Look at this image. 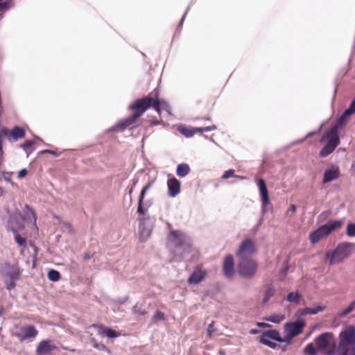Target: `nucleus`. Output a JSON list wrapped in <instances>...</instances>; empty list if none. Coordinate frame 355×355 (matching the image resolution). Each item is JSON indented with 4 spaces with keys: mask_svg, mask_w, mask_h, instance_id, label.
Here are the masks:
<instances>
[{
    "mask_svg": "<svg viewBox=\"0 0 355 355\" xmlns=\"http://www.w3.org/2000/svg\"><path fill=\"white\" fill-rule=\"evenodd\" d=\"M150 107H153L159 114L162 110H168L169 105L164 100L159 98V91L155 89L144 98L135 101L130 105V109L133 110V114L120 121L118 126L124 129L136 122V121Z\"/></svg>",
    "mask_w": 355,
    "mask_h": 355,
    "instance_id": "obj_1",
    "label": "nucleus"
},
{
    "mask_svg": "<svg viewBox=\"0 0 355 355\" xmlns=\"http://www.w3.org/2000/svg\"><path fill=\"white\" fill-rule=\"evenodd\" d=\"M304 327L305 322L304 321L286 323L284 327V331L286 334L284 338L280 336V334L277 330L270 329L261 334L260 336V343L270 348L275 349L277 347V344L270 341V340H274L279 343H289L293 338L303 331Z\"/></svg>",
    "mask_w": 355,
    "mask_h": 355,
    "instance_id": "obj_2",
    "label": "nucleus"
},
{
    "mask_svg": "<svg viewBox=\"0 0 355 355\" xmlns=\"http://www.w3.org/2000/svg\"><path fill=\"white\" fill-rule=\"evenodd\" d=\"M349 116L350 115H346L345 112H344L342 116L337 119L336 123L330 130L326 131L322 137L320 142H324L327 140V144L320 151V157H327L329 155L332 153L336 148L340 144L338 130L347 123V119Z\"/></svg>",
    "mask_w": 355,
    "mask_h": 355,
    "instance_id": "obj_3",
    "label": "nucleus"
},
{
    "mask_svg": "<svg viewBox=\"0 0 355 355\" xmlns=\"http://www.w3.org/2000/svg\"><path fill=\"white\" fill-rule=\"evenodd\" d=\"M354 249V245L347 242L339 243L336 248L325 254V259L329 260L330 266L341 263L351 256Z\"/></svg>",
    "mask_w": 355,
    "mask_h": 355,
    "instance_id": "obj_4",
    "label": "nucleus"
},
{
    "mask_svg": "<svg viewBox=\"0 0 355 355\" xmlns=\"http://www.w3.org/2000/svg\"><path fill=\"white\" fill-rule=\"evenodd\" d=\"M1 272L4 277L6 288L9 291L14 289L16 286L15 282L19 279L21 274V270L18 264L5 263L1 267Z\"/></svg>",
    "mask_w": 355,
    "mask_h": 355,
    "instance_id": "obj_5",
    "label": "nucleus"
},
{
    "mask_svg": "<svg viewBox=\"0 0 355 355\" xmlns=\"http://www.w3.org/2000/svg\"><path fill=\"white\" fill-rule=\"evenodd\" d=\"M342 225L340 220L329 222L319 227L316 230L309 234V240L312 244L318 243L322 239L327 237L333 231L339 229Z\"/></svg>",
    "mask_w": 355,
    "mask_h": 355,
    "instance_id": "obj_6",
    "label": "nucleus"
},
{
    "mask_svg": "<svg viewBox=\"0 0 355 355\" xmlns=\"http://www.w3.org/2000/svg\"><path fill=\"white\" fill-rule=\"evenodd\" d=\"M315 345L318 351L331 354L336 347V341L331 333H324L315 338Z\"/></svg>",
    "mask_w": 355,
    "mask_h": 355,
    "instance_id": "obj_7",
    "label": "nucleus"
},
{
    "mask_svg": "<svg viewBox=\"0 0 355 355\" xmlns=\"http://www.w3.org/2000/svg\"><path fill=\"white\" fill-rule=\"evenodd\" d=\"M257 269V264L253 259H240L238 270L241 276L250 278L255 274Z\"/></svg>",
    "mask_w": 355,
    "mask_h": 355,
    "instance_id": "obj_8",
    "label": "nucleus"
},
{
    "mask_svg": "<svg viewBox=\"0 0 355 355\" xmlns=\"http://www.w3.org/2000/svg\"><path fill=\"white\" fill-rule=\"evenodd\" d=\"M256 252L254 242L250 239H245L237 251L240 259H252L251 257Z\"/></svg>",
    "mask_w": 355,
    "mask_h": 355,
    "instance_id": "obj_9",
    "label": "nucleus"
},
{
    "mask_svg": "<svg viewBox=\"0 0 355 355\" xmlns=\"http://www.w3.org/2000/svg\"><path fill=\"white\" fill-rule=\"evenodd\" d=\"M355 343V328L354 326H348L340 334V343L338 347L344 350L345 345H350Z\"/></svg>",
    "mask_w": 355,
    "mask_h": 355,
    "instance_id": "obj_10",
    "label": "nucleus"
},
{
    "mask_svg": "<svg viewBox=\"0 0 355 355\" xmlns=\"http://www.w3.org/2000/svg\"><path fill=\"white\" fill-rule=\"evenodd\" d=\"M38 334V331L33 325H25L19 328V331L14 334L20 342L28 339L34 338Z\"/></svg>",
    "mask_w": 355,
    "mask_h": 355,
    "instance_id": "obj_11",
    "label": "nucleus"
},
{
    "mask_svg": "<svg viewBox=\"0 0 355 355\" xmlns=\"http://www.w3.org/2000/svg\"><path fill=\"white\" fill-rule=\"evenodd\" d=\"M217 128L216 125H211L204 128H189L185 125H180L178 130L180 133L186 137H191L196 133H202L203 132H208L214 130Z\"/></svg>",
    "mask_w": 355,
    "mask_h": 355,
    "instance_id": "obj_12",
    "label": "nucleus"
},
{
    "mask_svg": "<svg viewBox=\"0 0 355 355\" xmlns=\"http://www.w3.org/2000/svg\"><path fill=\"white\" fill-rule=\"evenodd\" d=\"M1 135L6 137L10 141H15L25 137V130L22 128L15 126L12 130L6 128H2L0 130Z\"/></svg>",
    "mask_w": 355,
    "mask_h": 355,
    "instance_id": "obj_13",
    "label": "nucleus"
},
{
    "mask_svg": "<svg viewBox=\"0 0 355 355\" xmlns=\"http://www.w3.org/2000/svg\"><path fill=\"white\" fill-rule=\"evenodd\" d=\"M57 346H55L51 340H42L37 345L36 354L47 355L57 349Z\"/></svg>",
    "mask_w": 355,
    "mask_h": 355,
    "instance_id": "obj_14",
    "label": "nucleus"
},
{
    "mask_svg": "<svg viewBox=\"0 0 355 355\" xmlns=\"http://www.w3.org/2000/svg\"><path fill=\"white\" fill-rule=\"evenodd\" d=\"M168 239L169 243L175 248H180L187 245L185 236L178 230L171 231Z\"/></svg>",
    "mask_w": 355,
    "mask_h": 355,
    "instance_id": "obj_15",
    "label": "nucleus"
},
{
    "mask_svg": "<svg viewBox=\"0 0 355 355\" xmlns=\"http://www.w3.org/2000/svg\"><path fill=\"white\" fill-rule=\"evenodd\" d=\"M207 270L201 266H197L188 279L189 284H198L204 280L207 276Z\"/></svg>",
    "mask_w": 355,
    "mask_h": 355,
    "instance_id": "obj_16",
    "label": "nucleus"
},
{
    "mask_svg": "<svg viewBox=\"0 0 355 355\" xmlns=\"http://www.w3.org/2000/svg\"><path fill=\"white\" fill-rule=\"evenodd\" d=\"M168 194L174 198L180 193L181 183L175 178H169L167 181Z\"/></svg>",
    "mask_w": 355,
    "mask_h": 355,
    "instance_id": "obj_17",
    "label": "nucleus"
},
{
    "mask_svg": "<svg viewBox=\"0 0 355 355\" xmlns=\"http://www.w3.org/2000/svg\"><path fill=\"white\" fill-rule=\"evenodd\" d=\"M223 270L225 275L228 277H232L234 272V260L232 255H227L223 262Z\"/></svg>",
    "mask_w": 355,
    "mask_h": 355,
    "instance_id": "obj_18",
    "label": "nucleus"
},
{
    "mask_svg": "<svg viewBox=\"0 0 355 355\" xmlns=\"http://www.w3.org/2000/svg\"><path fill=\"white\" fill-rule=\"evenodd\" d=\"M153 183L154 180H149L148 184L142 189L141 191L137 208V212L140 215H145L146 214L147 210L143 207L144 200L147 191L151 187Z\"/></svg>",
    "mask_w": 355,
    "mask_h": 355,
    "instance_id": "obj_19",
    "label": "nucleus"
},
{
    "mask_svg": "<svg viewBox=\"0 0 355 355\" xmlns=\"http://www.w3.org/2000/svg\"><path fill=\"white\" fill-rule=\"evenodd\" d=\"M257 184H258V187H259V189L260 191L262 204H263V205L266 206L270 202L268 191V189H267L266 182H265L264 180L259 179L258 180Z\"/></svg>",
    "mask_w": 355,
    "mask_h": 355,
    "instance_id": "obj_20",
    "label": "nucleus"
},
{
    "mask_svg": "<svg viewBox=\"0 0 355 355\" xmlns=\"http://www.w3.org/2000/svg\"><path fill=\"white\" fill-rule=\"evenodd\" d=\"M340 175V170L338 166H332L324 173L323 183H327L336 180Z\"/></svg>",
    "mask_w": 355,
    "mask_h": 355,
    "instance_id": "obj_21",
    "label": "nucleus"
},
{
    "mask_svg": "<svg viewBox=\"0 0 355 355\" xmlns=\"http://www.w3.org/2000/svg\"><path fill=\"white\" fill-rule=\"evenodd\" d=\"M92 327L99 329L98 334L100 335H105L110 338H116L120 336V334L115 330L105 327L103 324H93Z\"/></svg>",
    "mask_w": 355,
    "mask_h": 355,
    "instance_id": "obj_22",
    "label": "nucleus"
},
{
    "mask_svg": "<svg viewBox=\"0 0 355 355\" xmlns=\"http://www.w3.org/2000/svg\"><path fill=\"white\" fill-rule=\"evenodd\" d=\"M190 167L187 164H180L177 166L176 173L180 178H184L190 173Z\"/></svg>",
    "mask_w": 355,
    "mask_h": 355,
    "instance_id": "obj_23",
    "label": "nucleus"
},
{
    "mask_svg": "<svg viewBox=\"0 0 355 355\" xmlns=\"http://www.w3.org/2000/svg\"><path fill=\"white\" fill-rule=\"evenodd\" d=\"M344 350L340 347H338V355H355V343L350 345H345Z\"/></svg>",
    "mask_w": 355,
    "mask_h": 355,
    "instance_id": "obj_24",
    "label": "nucleus"
},
{
    "mask_svg": "<svg viewBox=\"0 0 355 355\" xmlns=\"http://www.w3.org/2000/svg\"><path fill=\"white\" fill-rule=\"evenodd\" d=\"M235 171L234 169H229L225 171L223 174L221 178L223 180L228 179L230 178H234L237 180H245V178L243 176L234 175Z\"/></svg>",
    "mask_w": 355,
    "mask_h": 355,
    "instance_id": "obj_25",
    "label": "nucleus"
},
{
    "mask_svg": "<svg viewBox=\"0 0 355 355\" xmlns=\"http://www.w3.org/2000/svg\"><path fill=\"white\" fill-rule=\"evenodd\" d=\"M324 309H325V306H323V305H318L315 308L307 307L303 310L302 314L315 315V314L318 313V312L322 311L323 310H324Z\"/></svg>",
    "mask_w": 355,
    "mask_h": 355,
    "instance_id": "obj_26",
    "label": "nucleus"
},
{
    "mask_svg": "<svg viewBox=\"0 0 355 355\" xmlns=\"http://www.w3.org/2000/svg\"><path fill=\"white\" fill-rule=\"evenodd\" d=\"M275 291L273 286L272 285H268L264 291L263 303H266L270 300V298L275 295Z\"/></svg>",
    "mask_w": 355,
    "mask_h": 355,
    "instance_id": "obj_27",
    "label": "nucleus"
},
{
    "mask_svg": "<svg viewBox=\"0 0 355 355\" xmlns=\"http://www.w3.org/2000/svg\"><path fill=\"white\" fill-rule=\"evenodd\" d=\"M285 319L284 315L282 314H272L265 318V320L274 323H279Z\"/></svg>",
    "mask_w": 355,
    "mask_h": 355,
    "instance_id": "obj_28",
    "label": "nucleus"
},
{
    "mask_svg": "<svg viewBox=\"0 0 355 355\" xmlns=\"http://www.w3.org/2000/svg\"><path fill=\"white\" fill-rule=\"evenodd\" d=\"M302 295L299 293L291 292L287 295L286 300L289 302L299 304Z\"/></svg>",
    "mask_w": 355,
    "mask_h": 355,
    "instance_id": "obj_29",
    "label": "nucleus"
},
{
    "mask_svg": "<svg viewBox=\"0 0 355 355\" xmlns=\"http://www.w3.org/2000/svg\"><path fill=\"white\" fill-rule=\"evenodd\" d=\"M48 278L52 282H58L60 279V274L58 270L51 269L48 272Z\"/></svg>",
    "mask_w": 355,
    "mask_h": 355,
    "instance_id": "obj_30",
    "label": "nucleus"
},
{
    "mask_svg": "<svg viewBox=\"0 0 355 355\" xmlns=\"http://www.w3.org/2000/svg\"><path fill=\"white\" fill-rule=\"evenodd\" d=\"M153 322L157 323L159 321H163L165 320L164 313L160 311H156L151 318Z\"/></svg>",
    "mask_w": 355,
    "mask_h": 355,
    "instance_id": "obj_31",
    "label": "nucleus"
},
{
    "mask_svg": "<svg viewBox=\"0 0 355 355\" xmlns=\"http://www.w3.org/2000/svg\"><path fill=\"white\" fill-rule=\"evenodd\" d=\"M354 309H355V300L354 302H352L347 308H346L343 311H341L339 314V316L345 317L347 314L350 313Z\"/></svg>",
    "mask_w": 355,
    "mask_h": 355,
    "instance_id": "obj_32",
    "label": "nucleus"
},
{
    "mask_svg": "<svg viewBox=\"0 0 355 355\" xmlns=\"http://www.w3.org/2000/svg\"><path fill=\"white\" fill-rule=\"evenodd\" d=\"M90 341L92 343L94 347L103 351L107 349V347L104 344L97 343L94 338H91Z\"/></svg>",
    "mask_w": 355,
    "mask_h": 355,
    "instance_id": "obj_33",
    "label": "nucleus"
},
{
    "mask_svg": "<svg viewBox=\"0 0 355 355\" xmlns=\"http://www.w3.org/2000/svg\"><path fill=\"white\" fill-rule=\"evenodd\" d=\"M317 350L315 345L313 343H310L306 347L304 352L307 354L315 355L317 353Z\"/></svg>",
    "mask_w": 355,
    "mask_h": 355,
    "instance_id": "obj_34",
    "label": "nucleus"
},
{
    "mask_svg": "<svg viewBox=\"0 0 355 355\" xmlns=\"http://www.w3.org/2000/svg\"><path fill=\"white\" fill-rule=\"evenodd\" d=\"M346 115H352L355 113V98L351 103L349 107L345 111Z\"/></svg>",
    "mask_w": 355,
    "mask_h": 355,
    "instance_id": "obj_35",
    "label": "nucleus"
},
{
    "mask_svg": "<svg viewBox=\"0 0 355 355\" xmlns=\"http://www.w3.org/2000/svg\"><path fill=\"white\" fill-rule=\"evenodd\" d=\"M347 234L349 236H355V224H349L347 226Z\"/></svg>",
    "mask_w": 355,
    "mask_h": 355,
    "instance_id": "obj_36",
    "label": "nucleus"
},
{
    "mask_svg": "<svg viewBox=\"0 0 355 355\" xmlns=\"http://www.w3.org/2000/svg\"><path fill=\"white\" fill-rule=\"evenodd\" d=\"M16 242L19 245L23 246L26 244V240L25 238L21 237L19 234H17L15 236Z\"/></svg>",
    "mask_w": 355,
    "mask_h": 355,
    "instance_id": "obj_37",
    "label": "nucleus"
},
{
    "mask_svg": "<svg viewBox=\"0 0 355 355\" xmlns=\"http://www.w3.org/2000/svg\"><path fill=\"white\" fill-rule=\"evenodd\" d=\"M134 311H135V313H136L139 315H144L147 313L146 311L142 309L141 307H139L137 304H136L134 306Z\"/></svg>",
    "mask_w": 355,
    "mask_h": 355,
    "instance_id": "obj_38",
    "label": "nucleus"
},
{
    "mask_svg": "<svg viewBox=\"0 0 355 355\" xmlns=\"http://www.w3.org/2000/svg\"><path fill=\"white\" fill-rule=\"evenodd\" d=\"M25 208L31 214L32 218H33L34 223H35L36 220H37V217H36L35 211L28 205H26Z\"/></svg>",
    "mask_w": 355,
    "mask_h": 355,
    "instance_id": "obj_39",
    "label": "nucleus"
},
{
    "mask_svg": "<svg viewBox=\"0 0 355 355\" xmlns=\"http://www.w3.org/2000/svg\"><path fill=\"white\" fill-rule=\"evenodd\" d=\"M28 171L26 168H23L18 172L17 177L19 179L24 178L26 176Z\"/></svg>",
    "mask_w": 355,
    "mask_h": 355,
    "instance_id": "obj_40",
    "label": "nucleus"
},
{
    "mask_svg": "<svg viewBox=\"0 0 355 355\" xmlns=\"http://www.w3.org/2000/svg\"><path fill=\"white\" fill-rule=\"evenodd\" d=\"M33 144H34V141H31V140H27L23 144V148H24V150H27L28 148H30L32 146H33Z\"/></svg>",
    "mask_w": 355,
    "mask_h": 355,
    "instance_id": "obj_41",
    "label": "nucleus"
},
{
    "mask_svg": "<svg viewBox=\"0 0 355 355\" xmlns=\"http://www.w3.org/2000/svg\"><path fill=\"white\" fill-rule=\"evenodd\" d=\"M214 331H215V329L214 328V322H212L208 326L207 332H208L209 336H211V334L214 332Z\"/></svg>",
    "mask_w": 355,
    "mask_h": 355,
    "instance_id": "obj_42",
    "label": "nucleus"
},
{
    "mask_svg": "<svg viewBox=\"0 0 355 355\" xmlns=\"http://www.w3.org/2000/svg\"><path fill=\"white\" fill-rule=\"evenodd\" d=\"M93 257V254H91L89 252H86L84 253L83 259L85 260H88Z\"/></svg>",
    "mask_w": 355,
    "mask_h": 355,
    "instance_id": "obj_43",
    "label": "nucleus"
},
{
    "mask_svg": "<svg viewBox=\"0 0 355 355\" xmlns=\"http://www.w3.org/2000/svg\"><path fill=\"white\" fill-rule=\"evenodd\" d=\"M296 211V206L295 205H291L290 208L288 210V213L291 211L292 213L295 212Z\"/></svg>",
    "mask_w": 355,
    "mask_h": 355,
    "instance_id": "obj_44",
    "label": "nucleus"
},
{
    "mask_svg": "<svg viewBox=\"0 0 355 355\" xmlns=\"http://www.w3.org/2000/svg\"><path fill=\"white\" fill-rule=\"evenodd\" d=\"M7 6H8L7 2L0 3V10H3L6 9L7 8Z\"/></svg>",
    "mask_w": 355,
    "mask_h": 355,
    "instance_id": "obj_45",
    "label": "nucleus"
},
{
    "mask_svg": "<svg viewBox=\"0 0 355 355\" xmlns=\"http://www.w3.org/2000/svg\"><path fill=\"white\" fill-rule=\"evenodd\" d=\"M258 326L259 327H269L270 325L268 324H266V323H263V322H259L258 323Z\"/></svg>",
    "mask_w": 355,
    "mask_h": 355,
    "instance_id": "obj_46",
    "label": "nucleus"
},
{
    "mask_svg": "<svg viewBox=\"0 0 355 355\" xmlns=\"http://www.w3.org/2000/svg\"><path fill=\"white\" fill-rule=\"evenodd\" d=\"M63 225H64L66 227H67L69 230H71V227H71V225L69 223H67V222H65V223H63Z\"/></svg>",
    "mask_w": 355,
    "mask_h": 355,
    "instance_id": "obj_47",
    "label": "nucleus"
},
{
    "mask_svg": "<svg viewBox=\"0 0 355 355\" xmlns=\"http://www.w3.org/2000/svg\"><path fill=\"white\" fill-rule=\"evenodd\" d=\"M63 349H65V350H69V351L73 352H74L76 351V349H69L67 347H63Z\"/></svg>",
    "mask_w": 355,
    "mask_h": 355,
    "instance_id": "obj_48",
    "label": "nucleus"
},
{
    "mask_svg": "<svg viewBox=\"0 0 355 355\" xmlns=\"http://www.w3.org/2000/svg\"><path fill=\"white\" fill-rule=\"evenodd\" d=\"M3 194V190L1 187H0V197Z\"/></svg>",
    "mask_w": 355,
    "mask_h": 355,
    "instance_id": "obj_49",
    "label": "nucleus"
},
{
    "mask_svg": "<svg viewBox=\"0 0 355 355\" xmlns=\"http://www.w3.org/2000/svg\"><path fill=\"white\" fill-rule=\"evenodd\" d=\"M159 123V121H154V122L152 123V125H157Z\"/></svg>",
    "mask_w": 355,
    "mask_h": 355,
    "instance_id": "obj_50",
    "label": "nucleus"
},
{
    "mask_svg": "<svg viewBox=\"0 0 355 355\" xmlns=\"http://www.w3.org/2000/svg\"><path fill=\"white\" fill-rule=\"evenodd\" d=\"M44 153H52L53 152H52V151H51V150H46V151H44Z\"/></svg>",
    "mask_w": 355,
    "mask_h": 355,
    "instance_id": "obj_51",
    "label": "nucleus"
},
{
    "mask_svg": "<svg viewBox=\"0 0 355 355\" xmlns=\"http://www.w3.org/2000/svg\"><path fill=\"white\" fill-rule=\"evenodd\" d=\"M132 189H133L132 187L130 189V193H131L132 192Z\"/></svg>",
    "mask_w": 355,
    "mask_h": 355,
    "instance_id": "obj_52",
    "label": "nucleus"
}]
</instances>
